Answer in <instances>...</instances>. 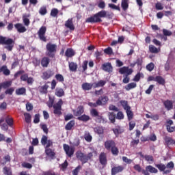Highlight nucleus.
Returning a JSON list of instances; mask_svg holds the SVG:
<instances>
[{"label": "nucleus", "mask_w": 175, "mask_h": 175, "mask_svg": "<svg viewBox=\"0 0 175 175\" xmlns=\"http://www.w3.org/2000/svg\"><path fill=\"white\" fill-rule=\"evenodd\" d=\"M102 18H113V14L107 12V11L103 10L94 14L93 16L86 18L85 23H90L91 24H96L103 21Z\"/></svg>", "instance_id": "nucleus-1"}, {"label": "nucleus", "mask_w": 175, "mask_h": 175, "mask_svg": "<svg viewBox=\"0 0 175 175\" xmlns=\"http://www.w3.org/2000/svg\"><path fill=\"white\" fill-rule=\"evenodd\" d=\"M14 40L10 38H8L6 36H0V44L1 46H4V49L7 50V51H13V49H14Z\"/></svg>", "instance_id": "nucleus-2"}, {"label": "nucleus", "mask_w": 175, "mask_h": 175, "mask_svg": "<svg viewBox=\"0 0 175 175\" xmlns=\"http://www.w3.org/2000/svg\"><path fill=\"white\" fill-rule=\"evenodd\" d=\"M46 55L47 57H49V58H55V54L57 53V44L49 42L46 44Z\"/></svg>", "instance_id": "nucleus-3"}, {"label": "nucleus", "mask_w": 175, "mask_h": 175, "mask_svg": "<svg viewBox=\"0 0 175 175\" xmlns=\"http://www.w3.org/2000/svg\"><path fill=\"white\" fill-rule=\"evenodd\" d=\"M94 157V154L92 152H89L88 154H85L81 152H77V158L79 161H81L82 165H84L85 163H87Z\"/></svg>", "instance_id": "nucleus-4"}, {"label": "nucleus", "mask_w": 175, "mask_h": 175, "mask_svg": "<svg viewBox=\"0 0 175 175\" xmlns=\"http://www.w3.org/2000/svg\"><path fill=\"white\" fill-rule=\"evenodd\" d=\"M62 105H64L62 99L59 100L57 103L53 105V113L55 114V116H58L59 117L62 116Z\"/></svg>", "instance_id": "nucleus-5"}, {"label": "nucleus", "mask_w": 175, "mask_h": 175, "mask_svg": "<svg viewBox=\"0 0 175 175\" xmlns=\"http://www.w3.org/2000/svg\"><path fill=\"white\" fill-rule=\"evenodd\" d=\"M46 31L47 27L46 26H42L37 33L40 40H42V42H47V38L46 37Z\"/></svg>", "instance_id": "nucleus-6"}, {"label": "nucleus", "mask_w": 175, "mask_h": 175, "mask_svg": "<svg viewBox=\"0 0 175 175\" xmlns=\"http://www.w3.org/2000/svg\"><path fill=\"white\" fill-rule=\"evenodd\" d=\"M64 150L66 154L69 157V158H71V157L75 154V148L69 146V145L64 144L63 145Z\"/></svg>", "instance_id": "nucleus-7"}, {"label": "nucleus", "mask_w": 175, "mask_h": 175, "mask_svg": "<svg viewBox=\"0 0 175 175\" xmlns=\"http://www.w3.org/2000/svg\"><path fill=\"white\" fill-rule=\"evenodd\" d=\"M107 102H109V96L105 95H103L97 99V105L98 106H105L107 105Z\"/></svg>", "instance_id": "nucleus-8"}, {"label": "nucleus", "mask_w": 175, "mask_h": 175, "mask_svg": "<svg viewBox=\"0 0 175 175\" xmlns=\"http://www.w3.org/2000/svg\"><path fill=\"white\" fill-rule=\"evenodd\" d=\"M53 75H54V71L51 70H47L42 72L41 78L42 79V80H49V79H51V77H53Z\"/></svg>", "instance_id": "nucleus-9"}, {"label": "nucleus", "mask_w": 175, "mask_h": 175, "mask_svg": "<svg viewBox=\"0 0 175 175\" xmlns=\"http://www.w3.org/2000/svg\"><path fill=\"white\" fill-rule=\"evenodd\" d=\"M101 69H103L104 72L111 73V72H113V66H111V63L110 62L104 63L101 66Z\"/></svg>", "instance_id": "nucleus-10"}, {"label": "nucleus", "mask_w": 175, "mask_h": 175, "mask_svg": "<svg viewBox=\"0 0 175 175\" xmlns=\"http://www.w3.org/2000/svg\"><path fill=\"white\" fill-rule=\"evenodd\" d=\"M119 73L120 75H127V76L131 75L133 73V70L132 68H129V67L124 66L119 69Z\"/></svg>", "instance_id": "nucleus-11"}, {"label": "nucleus", "mask_w": 175, "mask_h": 175, "mask_svg": "<svg viewBox=\"0 0 175 175\" xmlns=\"http://www.w3.org/2000/svg\"><path fill=\"white\" fill-rule=\"evenodd\" d=\"M105 148L106 150H107V151H110V149L113 148L115 146H116V141L113 140V139H108L107 140L105 144Z\"/></svg>", "instance_id": "nucleus-12"}, {"label": "nucleus", "mask_w": 175, "mask_h": 175, "mask_svg": "<svg viewBox=\"0 0 175 175\" xmlns=\"http://www.w3.org/2000/svg\"><path fill=\"white\" fill-rule=\"evenodd\" d=\"M124 166L122 165L114 166L111 168V175H116L118 174V173H122V172H124Z\"/></svg>", "instance_id": "nucleus-13"}, {"label": "nucleus", "mask_w": 175, "mask_h": 175, "mask_svg": "<svg viewBox=\"0 0 175 175\" xmlns=\"http://www.w3.org/2000/svg\"><path fill=\"white\" fill-rule=\"evenodd\" d=\"M99 161L103 166H106L107 165V157L106 156V153L101 152L100 154Z\"/></svg>", "instance_id": "nucleus-14"}, {"label": "nucleus", "mask_w": 175, "mask_h": 175, "mask_svg": "<svg viewBox=\"0 0 175 175\" xmlns=\"http://www.w3.org/2000/svg\"><path fill=\"white\" fill-rule=\"evenodd\" d=\"M45 154L46 157L51 159H55V152H54L51 148H45Z\"/></svg>", "instance_id": "nucleus-15"}, {"label": "nucleus", "mask_w": 175, "mask_h": 175, "mask_svg": "<svg viewBox=\"0 0 175 175\" xmlns=\"http://www.w3.org/2000/svg\"><path fill=\"white\" fill-rule=\"evenodd\" d=\"M65 27L68 28L70 31H73L75 29V25H73V18H68L65 23Z\"/></svg>", "instance_id": "nucleus-16"}, {"label": "nucleus", "mask_w": 175, "mask_h": 175, "mask_svg": "<svg viewBox=\"0 0 175 175\" xmlns=\"http://www.w3.org/2000/svg\"><path fill=\"white\" fill-rule=\"evenodd\" d=\"M14 27L16 29H17L18 32L19 33H24V32H27V28L23 26V24L21 23H16L14 25Z\"/></svg>", "instance_id": "nucleus-17"}, {"label": "nucleus", "mask_w": 175, "mask_h": 175, "mask_svg": "<svg viewBox=\"0 0 175 175\" xmlns=\"http://www.w3.org/2000/svg\"><path fill=\"white\" fill-rule=\"evenodd\" d=\"M0 73H3L4 76H10V70L8 68V66L3 65L0 68Z\"/></svg>", "instance_id": "nucleus-18"}, {"label": "nucleus", "mask_w": 175, "mask_h": 175, "mask_svg": "<svg viewBox=\"0 0 175 175\" xmlns=\"http://www.w3.org/2000/svg\"><path fill=\"white\" fill-rule=\"evenodd\" d=\"M92 87L94 88V83H83L81 85V88L83 90V91H90V90H92Z\"/></svg>", "instance_id": "nucleus-19"}, {"label": "nucleus", "mask_w": 175, "mask_h": 175, "mask_svg": "<svg viewBox=\"0 0 175 175\" xmlns=\"http://www.w3.org/2000/svg\"><path fill=\"white\" fill-rule=\"evenodd\" d=\"M163 105L165 107L166 110L170 111L173 109V101L170 100H166L163 102Z\"/></svg>", "instance_id": "nucleus-20"}, {"label": "nucleus", "mask_w": 175, "mask_h": 175, "mask_svg": "<svg viewBox=\"0 0 175 175\" xmlns=\"http://www.w3.org/2000/svg\"><path fill=\"white\" fill-rule=\"evenodd\" d=\"M83 113L84 107H83V106H79L77 109V111H74V116H75V117H80L81 116V114H83Z\"/></svg>", "instance_id": "nucleus-21"}, {"label": "nucleus", "mask_w": 175, "mask_h": 175, "mask_svg": "<svg viewBox=\"0 0 175 175\" xmlns=\"http://www.w3.org/2000/svg\"><path fill=\"white\" fill-rule=\"evenodd\" d=\"M106 81L100 80L98 82L93 83V88H99L100 87H105L106 85Z\"/></svg>", "instance_id": "nucleus-22"}, {"label": "nucleus", "mask_w": 175, "mask_h": 175, "mask_svg": "<svg viewBox=\"0 0 175 175\" xmlns=\"http://www.w3.org/2000/svg\"><path fill=\"white\" fill-rule=\"evenodd\" d=\"M55 94L58 98H62V96H64V95H65V92L64 91V89L61 88H57L55 89Z\"/></svg>", "instance_id": "nucleus-23"}, {"label": "nucleus", "mask_w": 175, "mask_h": 175, "mask_svg": "<svg viewBox=\"0 0 175 175\" xmlns=\"http://www.w3.org/2000/svg\"><path fill=\"white\" fill-rule=\"evenodd\" d=\"M50 64V59L47 57H44L41 60V65L43 68H47Z\"/></svg>", "instance_id": "nucleus-24"}, {"label": "nucleus", "mask_w": 175, "mask_h": 175, "mask_svg": "<svg viewBox=\"0 0 175 175\" xmlns=\"http://www.w3.org/2000/svg\"><path fill=\"white\" fill-rule=\"evenodd\" d=\"M77 120H79V121H83V122H87L91 120V118L90 117V116L83 114L81 116H79L77 118Z\"/></svg>", "instance_id": "nucleus-25"}, {"label": "nucleus", "mask_w": 175, "mask_h": 175, "mask_svg": "<svg viewBox=\"0 0 175 175\" xmlns=\"http://www.w3.org/2000/svg\"><path fill=\"white\" fill-rule=\"evenodd\" d=\"M15 93L16 95H25L27 94V89L24 87L16 90Z\"/></svg>", "instance_id": "nucleus-26"}, {"label": "nucleus", "mask_w": 175, "mask_h": 175, "mask_svg": "<svg viewBox=\"0 0 175 175\" xmlns=\"http://www.w3.org/2000/svg\"><path fill=\"white\" fill-rule=\"evenodd\" d=\"M75 54H76L75 53V51H73L70 48L67 49L65 53V55L66 57H68V58H72V57H73Z\"/></svg>", "instance_id": "nucleus-27"}, {"label": "nucleus", "mask_w": 175, "mask_h": 175, "mask_svg": "<svg viewBox=\"0 0 175 175\" xmlns=\"http://www.w3.org/2000/svg\"><path fill=\"white\" fill-rule=\"evenodd\" d=\"M155 81H157V83H158V84H159L160 85H165L166 83L163 77L161 76H157L155 77Z\"/></svg>", "instance_id": "nucleus-28"}, {"label": "nucleus", "mask_w": 175, "mask_h": 175, "mask_svg": "<svg viewBox=\"0 0 175 175\" xmlns=\"http://www.w3.org/2000/svg\"><path fill=\"white\" fill-rule=\"evenodd\" d=\"M69 69L71 72H76L77 70V64L73 62L68 63Z\"/></svg>", "instance_id": "nucleus-29"}, {"label": "nucleus", "mask_w": 175, "mask_h": 175, "mask_svg": "<svg viewBox=\"0 0 175 175\" xmlns=\"http://www.w3.org/2000/svg\"><path fill=\"white\" fill-rule=\"evenodd\" d=\"M128 2H129V0H122L121 6L124 12L128 10L129 8V3Z\"/></svg>", "instance_id": "nucleus-30"}, {"label": "nucleus", "mask_w": 175, "mask_h": 175, "mask_svg": "<svg viewBox=\"0 0 175 175\" xmlns=\"http://www.w3.org/2000/svg\"><path fill=\"white\" fill-rule=\"evenodd\" d=\"M0 85L1 88H4V90H6L7 88H9L12 86V81H7L5 82L0 83Z\"/></svg>", "instance_id": "nucleus-31"}, {"label": "nucleus", "mask_w": 175, "mask_h": 175, "mask_svg": "<svg viewBox=\"0 0 175 175\" xmlns=\"http://www.w3.org/2000/svg\"><path fill=\"white\" fill-rule=\"evenodd\" d=\"M137 84L135 82H132L129 83L127 85L125 86L126 91H131V90H133V88H136Z\"/></svg>", "instance_id": "nucleus-32"}, {"label": "nucleus", "mask_w": 175, "mask_h": 175, "mask_svg": "<svg viewBox=\"0 0 175 175\" xmlns=\"http://www.w3.org/2000/svg\"><path fill=\"white\" fill-rule=\"evenodd\" d=\"M94 131L95 133H97V135H103L105 133V129H103V127L102 126H96L94 129Z\"/></svg>", "instance_id": "nucleus-33"}, {"label": "nucleus", "mask_w": 175, "mask_h": 175, "mask_svg": "<svg viewBox=\"0 0 175 175\" xmlns=\"http://www.w3.org/2000/svg\"><path fill=\"white\" fill-rule=\"evenodd\" d=\"M164 140H165V144H167V146H172V144H175L174 139H172V137H165L164 138Z\"/></svg>", "instance_id": "nucleus-34"}, {"label": "nucleus", "mask_w": 175, "mask_h": 175, "mask_svg": "<svg viewBox=\"0 0 175 175\" xmlns=\"http://www.w3.org/2000/svg\"><path fill=\"white\" fill-rule=\"evenodd\" d=\"M120 104L124 110H131V106L128 105V101L122 100H120Z\"/></svg>", "instance_id": "nucleus-35"}, {"label": "nucleus", "mask_w": 175, "mask_h": 175, "mask_svg": "<svg viewBox=\"0 0 175 175\" xmlns=\"http://www.w3.org/2000/svg\"><path fill=\"white\" fill-rule=\"evenodd\" d=\"M73 126H75V120H71L66 124L65 129L66 131H72V128H73Z\"/></svg>", "instance_id": "nucleus-36"}, {"label": "nucleus", "mask_w": 175, "mask_h": 175, "mask_svg": "<svg viewBox=\"0 0 175 175\" xmlns=\"http://www.w3.org/2000/svg\"><path fill=\"white\" fill-rule=\"evenodd\" d=\"M47 90H49V85L45 84L39 88L40 94H47Z\"/></svg>", "instance_id": "nucleus-37"}, {"label": "nucleus", "mask_w": 175, "mask_h": 175, "mask_svg": "<svg viewBox=\"0 0 175 175\" xmlns=\"http://www.w3.org/2000/svg\"><path fill=\"white\" fill-rule=\"evenodd\" d=\"M108 117L111 124L116 122V113H114V112H109Z\"/></svg>", "instance_id": "nucleus-38"}, {"label": "nucleus", "mask_w": 175, "mask_h": 175, "mask_svg": "<svg viewBox=\"0 0 175 175\" xmlns=\"http://www.w3.org/2000/svg\"><path fill=\"white\" fill-rule=\"evenodd\" d=\"M109 151H111L112 155H115V157H117L120 153V150H118V148H117L116 145L111 148Z\"/></svg>", "instance_id": "nucleus-39"}, {"label": "nucleus", "mask_w": 175, "mask_h": 175, "mask_svg": "<svg viewBox=\"0 0 175 175\" xmlns=\"http://www.w3.org/2000/svg\"><path fill=\"white\" fill-rule=\"evenodd\" d=\"M5 122L10 127L13 126L14 120L12 118H11L10 116H8L5 118Z\"/></svg>", "instance_id": "nucleus-40"}, {"label": "nucleus", "mask_w": 175, "mask_h": 175, "mask_svg": "<svg viewBox=\"0 0 175 175\" xmlns=\"http://www.w3.org/2000/svg\"><path fill=\"white\" fill-rule=\"evenodd\" d=\"M146 170L149 172L150 173H158V170L152 165H148L146 167Z\"/></svg>", "instance_id": "nucleus-41"}, {"label": "nucleus", "mask_w": 175, "mask_h": 175, "mask_svg": "<svg viewBox=\"0 0 175 175\" xmlns=\"http://www.w3.org/2000/svg\"><path fill=\"white\" fill-rule=\"evenodd\" d=\"M3 172L5 175H12V168L9 167H4L3 168Z\"/></svg>", "instance_id": "nucleus-42"}, {"label": "nucleus", "mask_w": 175, "mask_h": 175, "mask_svg": "<svg viewBox=\"0 0 175 175\" xmlns=\"http://www.w3.org/2000/svg\"><path fill=\"white\" fill-rule=\"evenodd\" d=\"M155 166L159 169L160 172H165L166 170V165L163 163L156 164Z\"/></svg>", "instance_id": "nucleus-43"}, {"label": "nucleus", "mask_w": 175, "mask_h": 175, "mask_svg": "<svg viewBox=\"0 0 175 175\" xmlns=\"http://www.w3.org/2000/svg\"><path fill=\"white\" fill-rule=\"evenodd\" d=\"M112 131L116 137L124 132V130L121 129V128L120 127L116 129H113Z\"/></svg>", "instance_id": "nucleus-44"}, {"label": "nucleus", "mask_w": 175, "mask_h": 175, "mask_svg": "<svg viewBox=\"0 0 175 175\" xmlns=\"http://www.w3.org/2000/svg\"><path fill=\"white\" fill-rule=\"evenodd\" d=\"M39 13L41 16H45V14H47V8L46 6H42L40 8Z\"/></svg>", "instance_id": "nucleus-45"}, {"label": "nucleus", "mask_w": 175, "mask_h": 175, "mask_svg": "<svg viewBox=\"0 0 175 175\" xmlns=\"http://www.w3.org/2000/svg\"><path fill=\"white\" fill-rule=\"evenodd\" d=\"M90 115L96 118V117H99V112L96 109H92L90 110Z\"/></svg>", "instance_id": "nucleus-46"}, {"label": "nucleus", "mask_w": 175, "mask_h": 175, "mask_svg": "<svg viewBox=\"0 0 175 175\" xmlns=\"http://www.w3.org/2000/svg\"><path fill=\"white\" fill-rule=\"evenodd\" d=\"M149 51L153 54H157L159 53L158 49L154 45L149 46Z\"/></svg>", "instance_id": "nucleus-47"}, {"label": "nucleus", "mask_w": 175, "mask_h": 175, "mask_svg": "<svg viewBox=\"0 0 175 175\" xmlns=\"http://www.w3.org/2000/svg\"><path fill=\"white\" fill-rule=\"evenodd\" d=\"M154 68H155V64H154L152 62H150L146 65V69L148 70V72H152L154 70Z\"/></svg>", "instance_id": "nucleus-48"}, {"label": "nucleus", "mask_w": 175, "mask_h": 175, "mask_svg": "<svg viewBox=\"0 0 175 175\" xmlns=\"http://www.w3.org/2000/svg\"><path fill=\"white\" fill-rule=\"evenodd\" d=\"M126 113L127 114L129 121H131L133 118V112L131 109H126Z\"/></svg>", "instance_id": "nucleus-49"}, {"label": "nucleus", "mask_w": 175, "mask_h": 175, "mask_svg": "<svg viewBox=\"0 0 175 175\" xmlns=\"http://www.w3.org/2000/svg\"><path fill=\"white\" fill-rule=\"evenodd\" d=\"M56 80L57 81H59V83H64V76L61 74H57L55 76Z\"/></svg>", "instance_id": "nucleus-50"}, {"label": "nucleus", "mask_w": 175, "mask_h": 175, "mask_svg": "<svg viewBox=\"0 0 175 175\" xmlns=\"http://www.w3.org/2000/svg\"><path fill=\"white\" fill-rule=\"evenodd\" d=\"M23 24L26 27H28L29 25V24H31V21H29V18H27V16H23Z\"/></svg>", "instance_id": "nucleus-51"}, {"label": "nucleus", "mask_w": 175, "mask_h": 175, "mask_svg": "<svg viewBox=\"0 0 175 175\" xmlns=\"http://www.w3.org/2000/svg\"><path fill=\"white\" fill-rule=\"evenodd\" d=\"M97 122H99V124L105 123L106 122V120L104 119L103 116H100L98 114V116L96 117Z\"/></svg>", "instance_id": "nucleus-52"}, {"label": "nucleus", "mask_w": 175, "mask_h": 175, "mask_svg": "<svg viewBox=\"0 0 175 175\" xmlns=\"http://www.w3.org/2000/svg\"><path fill=\"white\" fill-rule=\"evenodd\" d=\"M51 16L52 17H57L58 16V9L53 8L51 11Z\"/></svg>", "instance_id": "nucleus-53"}, {"label": "nucleus", "mask_w": 175, "mask_h": 175, "mask_svg": "<svg viewBox=\"0 0 175 175\" xmlns=\"http://www.w3.org/2000/svg\"><path fill=\"white\" fill-rule=\"evenodd\" d=\"M84 139L85 140H86V142H90L92 141V136L91 135V134H90V133H85L84 135Z\"/></svg>", "instance_id": "nucleus-54"}, {"label": "nucleus", "mask_w": 175, "mask_h": 175, "mask_svg": "<svg viewBox=\"0 0 175 175\" xmlns=\"http://www.w3.org/2000/svg\"><path fill=\"white\" fill-rule=\"evenodd\" d=\"M13 92H14V88H8V89L5 91V95H13Z\"/></svg>", "instance_id": "nucleus-55"}, {"label": "nucleus", "mask_w": 175, "mask_h": 175, "mask_svg": "<svg viewBox=\"0 0 175 175\" xmlns=\"http://www.w3.org/2000/svg\"><path fill=\"white\" fill-rule=\"evenodd\" d=\"M88 61L85 60L82 63V72H85V70H87L88 67Z\"/></svg>", "instance_id": "nucleus-56"}, {"label": "nucleus", "mask_w": 175, "mask_h": 175, "mask_svg": "<svg viewBox=\"0 0 175 175\" xmlns=\"http://www.w3.org/2000/svg\"><path fill=\"white\" fill-rule=\"evenodd\" d=\"M109 8H111V9H113V10H118L119 12L121 10V8H120V6H117L113 3H109L108 4Z\"/></svg>", "instance_id": "nucleus-57"}, {"label": "nucleus", "mask_w": 175, "mask_h": 175, "mask_svg": "<svg viewBox=\"0 0 175 175\" xmlns=\"http://www.w3.org/2000/svg\"><path fill=\"white\" fill-rule=\"evenodd\" d=\"M22 167H25V169H32V164L27 162H23L22 163Z\"/></svg>", "instance_id": "nucleus-58"}, {"label": "nucleus", "mask_w": 175, "mask_h": 175, "mask_svg": "<svg viewBox=\"0 0 175 175\" xmlns=\"http://www.w3.org/2000/svg\"><path fill=\"white\" fill-rule=\"evenodd\" d=\"M104 53L105 54H107L108 55H111V54H113V49H111V47L109 46L108 48H106L104 50Z\"/></svg>", "instance_id": "nucleus-59"}, {"label": "nucleus", "mask_w": 175, "mask_h": 175, "mask_svg": "<svg viewBox=\"0 0 175 175\" xmlns=\"http://www.w3.org/2000/svg\"><path fill=\"white\" fill-rule=\"evenodd\" d=\"M25 116V120L27 124H29L31 122V114L27 113L24 114Z\"/></svg>", "instance_id": "nucleus-60"}, {"label": "nucleus", "mask_w": 175, "mask_h": 175, "mask_svg": "<svg viewBox=\"0 0 175 175\" xmlns=\"http://www.w3.org/2000/svg\"><path fill=\"white\" fill-rule=\"evenodd\" d=\"M135 64L137 65V66H142L143 65V58L138 57L135 61Z\"/></svg>", "instance_id": "nucleus-61"}, {"label": "nucleus", "mask_w": 175, "mask_h": 175, "mask_svg": "<svg viewBox=\"0 0 175 175\" xmlns=\"http://www.w3.org/2000/svg\"><path fill=\"white\" fill-rule=\"evenodd\" d=\"M81 169V165H78L73 171H72V175H79V172H80V170Z\"/></svg>", "instance_id": "nucleus-62"}, {"label": "nucleus", "mask_w": 175, "mask_h": 175, "mask_svg": "<svg viewBox=\"0 0 175 175\" xmlns=\"http://www.w3.org/2000/svg\"><path fill=\"white\" fill-rule=\"evenodd\" d=\"M4 161L1 163V165H6L8 162H10V157L9 155H6L3 157Z\"/></svg>", "instance_id": "nucleus-63"}, {"label": "nucleus", "mask_w": 175, "mask_h": 175, "mask_svg": "<svg viewBox=\"0 0 175 175\" xmlns=\"http://www.w3.org/2000/svg\"><path fill=\"white\" fill-rule=\"evenodd\" d=\"M117 120H124V113L122 111H118L116 115Z\"/></svg>", "instance_id": "nucleus-64"}]
</instances>
